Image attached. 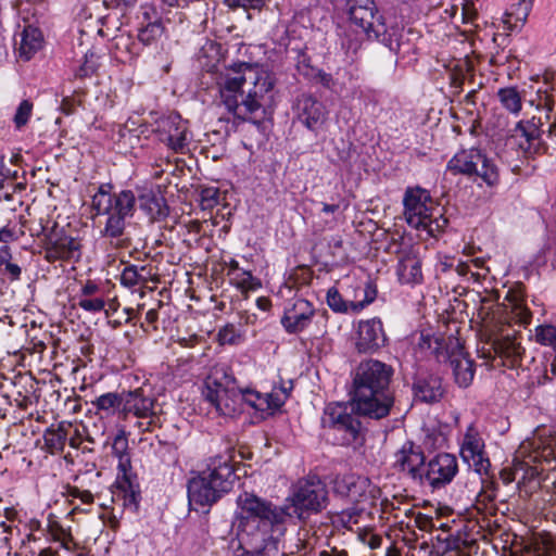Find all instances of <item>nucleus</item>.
<instances>
[{"mask_svg": "<svg viewBox=\"0 0 556 556\" xmlns=\"http://www.w3.org/2000/svg\"><path fill=\"white\" fill-rule=\"evenodd\" d=\"M275 77L265 70L245 66L243 73L226 74L218 81L220 100L233 116L260 127L274 101Z\"/></svg>", "mask_w": 556, "mask_h": 556, "instance_id": "1", "label": "nucleus"}, {"mask_svg": "<svg viewBox=\"0 0 556 556\" xmlns=\"http://www.w3.org/2000/svg\"><path fill=\"white\" fill-rule=\"evenodd\" d=\"M393 368L378 359L358 364L353 377V400L362 416L381 419L390 414L394 404L390 388Z\"/></svg>", "mask_w": 556, "mask_h": 556, "instance_id": "2", "label": "nucleus"}, {"mask_svg": "<svg viewBox=\"0 0 556 556\" xmlns=\"http://www.w3.org/2000/svg\"><path fill=\"white\" fill-rule=\"evenodd\" d=\"M236 478L230 455L211 457L206 468L188 482L190 505L211 506L232 489Z\"/></svg>", "mask_w": 556, "mask_h": 556, "instance_id": "3", "label": "nucleus"}, {"mask_svg": "<svg viewBox=\"0 0 556 556\" xmlns=\"http://www.w3.org/2000/svg\"><path fill=\"white\" fill-rule=\"evenodd\" d=\"M351 23L358 27L368 39H376L390 52L399 54L402 48L403 30L388 28L374 0H345Z\"/></svg>", "mask_w": 556, "mask_h": 556, "instance_id": "4", "label": "nucleus"}, {"mask_svg": "<svg viewBox=\"0 0 556 556\" xmlns=\"http://www.w3.org/2000/svg\"><path fill=\"white\" fill-rule=\"evenodd\" d=\"M419 348L430 350L439 363L448 364L454 380L460 388H467L471 384L475 376V364L468 353L465 352L458 338L421 334Z\"/></svg>", "mask_w": 556, "mask_h": 556, "instance_id": "5", "label": "nucleus"}, {"mask_svg": "<svg viewBox=\"0 0 556 556\" xmlns=\"http://www.w3.org/2000/svg\"><path fill=\"white\" fill-rule=\"evenodd\" d=\"M326 483L315 475L299 479L292 484L290 494L283 505L286 516L305 520L313 514H318L329 502Z\"/></svg>", "mask_w": 556, "mask_h": 556, "instance_id": "6", "label": "nucleus"}, {"mask_svg": "<svg viewBox=\"0 0 556 556\" xmlns=\"http://www.w3.org/2000/svg\"><path fill=\"white\" fill-rule=\"evenodd\" d=\"M96 215H105L106 220L100 233L102 238L110 240L115 245H121L125 241L128 219L134 216L136 211V197L131 190H123L119 198L111 205L104 198L97 201Z\"/></svg>", "mask_w": 556, "mask_h": 556, "instance_id": "7", "label": "nucleus"}, {"mask_svg": "<svg viewBox=\"0 0 556 556\" xmlns=\"http://www.w3.org/2000/svg\"><path fill=\"white\" fill-rule=\"evenodd\" d=\"M204 399L223 416H232L241 412L240 390L235 378L223 367L214 368L204 380Z\"/></svg>", "mask_w": 556, "mask_h": 556, "instance_id": "8", "label": "nucleus"}, {"mask_svg": "<svg viewBox=\"0 0 556 556\" xmlns=\"http://www.w3.org/2000/svg\"><path fill=\"white\" fill-rule=\"evenodd\" d=\"M356 402L352 399L350 403H330L326 406L323 416V426L331 428L341 433L342 445H362L363 427L358 419Z\"/></svg>", "mask_w": 556, "mask_h": 556, "instance_id": "9", "label": "nucleus"}, {"mask_svg": "<svg viewBox=\"0 0 556 556\" xmlns=\"http://www.w3.org/2000/svg\"><path fill=\"white\" fill-rule=\"evenodd\" d=\"M37 236H45V258L49 263L56 261L77 263L83 256V242L79 237H72L56 222L49 226L40 219Z\"/></svg>", "mask_w": 556, "mask_h": 556, "instance_id": "10", "label": "nucleus"}, {"mask_svg": "<svg viewBox=\"0 0 556 556\" xmlns=\"http://www.w3.org/2000/svg\"><path fill=\"white\" fill-rule=\"evenodd\" d=\"M453 174L478 176L488 186H495L500 180L497 166L481 150L471 148L457 152L447 163Z\"/></svg>", "mask_w": 556, "mask_h": 556, "instance_id": "11", "label": "nucleus"}, {"mask_svg": "<svg viewBox=\"0 0 556 556\" xmlns=\"http://www.w3.org/2000/svg\"><path fill=\"white\" fill-rule=\"evenodd\" d=\"M543 116H532L519 121L506 140V146L515 149L518 155L530 159L546 150L542 140Z\"/></svg>", "mask_w": 556, "mask_h": 556, "instance_id": "12", "label": "nucleus"}, {"mask_svg": "<svg viewBox=\"0 0 556 556\" xmlns=\"http://www.w3.org/2000/svg\"><path fill=\"white\" fill-rule=\"evenodd\" d=\"M331 483L336 495L348 498L354 504L372 506L381 496V489L369 478L361 475H337Z\"/></svg>", "mask_w": 556, "mask_h": 556, "instance_id": "13", "label": "nucleus"}, {"mask_svg": "<svg viewBox=\"0 0 556 556\" xmlns=\"http://www.w3.org/2000/svg\"><path fill=\"white\" fill-rule=\"evenodd\" d=\"M405 218L408 225L424 229L428 233L439 227L438 220L432 219V200L429 192L421 188L408 189L404 197Z\"/></svg>", "mask_w": 556, "mask_h": 556, "instance_id": "14", "label": "nucleus"}, {"mask_svg": "<svg viewBox=\"0 0 556 556\" xmlns=\"http://www.w3.org/2000/svg\"><path fill=\"white\" fill-rule=\"evenodd\" d=\"M156 400L144 393L142 389H135L132 391H124V403L122 414L124 418L128 415L142 419L138 422V427L142 431L152 432L155 428L161 426L160 416L155 410Z\"/></svg>", "mask_w": 556, "mask_h": 556, "instance_id": "15", "label": "nucleus"}, {"mask_svg": "<svg viewBox=\"0 0 556 556\" xmlns=\"http://www.w3.org/2000/svg\"><path fill=\"white\" fill-rule=\"evenodd\" d=\"M165 28L161 21L149 22L146 26L139 28L138 40L147 49L154 47L155 49L160 45V49L152 53L150 50L147 54V63H150L153 67L161 70L164 73H168L173 59L168 49L164 46Z\"/></svg>", "mask_w": 556, "mask_h": 556, "instance_id": "16", "label": "nucleus"}, {"mask_svg": "<svg viewBox=\"0 0 556 556\" xmlns=\"http://www.w3.org/2000/svg\"><path fill=\"white\" fill-rule=\"evenodd\" d=\"M238 504L242 518L252 521L257 520L258 525L264 527L280 525L287 517L283 506H274L271 503L263 501L253 494L244 493L239 496Z\"/></svg>", "mask_w": 556, "mask_h": 556, "instance_id": "17", "label": "nucleus"}, {"mask_svg": "<svg viewBox=\"0 0 556 556\" xmlns=\"http://www.w3.org/2000/svg\"><path fill=\"white\" fill-rule=\"evenodd\" d=\"M484 441L476 427L470 425L465 434L460 446L462 459L473 468L479 476L489 473L491 462L484 450Z\"/></svg>", "mask_w": 556, "mask_h": 556, "instance_id": "18", "label": "nucleus"}, {"mask_svg": "<svg viewBox=\"0 0 556 556\" xmlns=\"http://www.w3.org/2000/svg\"><path fill=\"white\" fill-rule=\"evenodd\" d=\"M457 472L456 456L450 453H440L426 464L421 484L427 483L433 490L441 489L451 483Z\"/></svg>", "mask_w": 556, "mask_h": 556, "instance_id": "19", "label": "nucleus"}, {"mask_svg": "<svg viewBox=\"0 0 556 556\" xmlns=\"http://www.w3.org/2000/svg\"><path fill=\"white\" fill-rule=\"evenodd\" d=\"M112 453L118 459L117 468L123 472L121 488L125 491V501L137 504L139 493L135 490L128 471L131 469V460L128 452V439L125 431H119L113 439Z\"/></svg>", "mask_w": 556, "mask_h": 556, "instance_id": "20", "label": "nucleus"}, {"mask_svg": "<svg viewBox=\"0 0 556 556\" xmlns=\"http://www.w3.org/2000/svg\"><path fill=\"white\" fill-rule=\"evenodd\" d=\"M296 118L307 129L319 130L327 121L325 105L309 94H301L294 104Z\"/></svg>", "mask_w": 556, "mask_h": 556, "instance_id": "21", "label": "nucleus"}, {"mask_svg": "<svg viewBox=\"0 0 556 556\" xmlns=\"http://www.w3.org/2000/svg\"><path fill=\"white\" fill-rule=\"evenodd\" d=\"M387 341L382 323L379 318L361 320L357 327L356 349L359 353H374Z\"/></svg>", "mask_w": 556, "mask_h": 556, "instance_id": "22", "label": "nucleus"}, {"mask_svg": "<svg viewBox=\"0 0 556 556\" xmlns=\"http://www.w3.org/2000/svg\"><path fill=\"white\" fill-rule=\"evenodd\" d=\"M159 138L175 152L187 147V125L179 115H169L157 123Z\"/></svg>", "mask_w": 556, "mask_h": 556, "instance_id": "23", "label": "nucleus"}, {"mask_svg": "<svg viewBox=\"0 0 556 556\" xmlns=\"http://www.w3.org/2000/svg\"><path fill=\"white\" fill-rule=\"evenodd\" d=\"M425 459L421 447L412 441L405 442L395 453V466L420 483H422V473L426 467Z\"/></svg>", "mask_w": 556, "mask_h": 556, "instance_id": "24", "label": "nucleus"}, {"mask_svg": "<svg viewBox=\"0 0 556 556\" xmlns=\"http://www.w3.org/2000/svg\"><path fill=\"white\" fill-rule=\"evenodd\" d=\"M314 315L312 304L302 298L294 299L285 308V314L281 318V325L289 333H298L304 330Z\"/></svg>", "mask_w": 556, "mask_h": 556, "instance_id": "25", "label": "nucleus"}, {"mask_svg": "<svg viewBox=\"0 0 556 556\" xmlns=\"http://www.w3.org/2000/svg\"><path fill=\"white\" fill-rule=\"evenodd\" d=\"M396 274L402 283L414 285L422 280L421 262L413 249L401 252Z\"/></svg>", "mask_w": 556, "mask_h": 556, "instance_id": "26", "label": "nucleus"}, {"mask_svg": "<svg viewBox=\"0 0 556 556\" xmlns=\"http://www.w3.org/2000/svg\"><path fill=\"white\" fill-rule=\"evenodd\" d=\"M443 392L441 378L437 376L418 378L414 383L415 397L425 403L439 401Z\"/></svg>", "mask_w": 556, "mask_h": 556, "instance_id": "27", "label": "nucleus"}, {"mask_svg": "<svg viewBox=\"0 0 556 556\" xmlns=\"http://www.w3.org/2000/svg\"><path fill=\"white\" fill-rule=\"evenodd\" d=\"M139 207L147 213L152 222L162 220L169 214L165 199L152 191L142 192L138 199L136 198Z\"/></svg>", "mask_w": 556, "mask_h": 556, "instance_id": "28", "label": "nucleus"}, {"mask_svg": "<svg viewBox=\"0 0 556 556\" xmlns=\"http://www.w3.org/2000/svg\"><path fill=\"white\" fill-rule=\"evenodd\" d=\"M43 37L41 31L31 25H27L21 33V40L17 43L18 56L28 61L42 47Z\"/></svg>", "mask_w": 556, "mask_h": 556, "instance_id": "29", "label": "nucleus"}, {"mask_svg": "<svg viewBox=\"0 0 556 556\" xmlns=\"http://www.w3.org/2000/svg\"><path fill=\"white\" fill-rule=\"evenodd\" d=\"M71 428L72 424L60 422L56 428L51 427L45 431L43 440L50 453H60L64 450Z\"/></svg>", "mask_w": 556, "mask_h": 556, "instance_id": "30", "label": "nucleus"}, {"mask_svg": "<svg viewBox=\"0 0 556 556\" xmlns=\"http://www.w3.org/2000/svg\"><path fill=\"white\" fill-rule=\"evenodd\" d=\"M140 54L138 45L129 37H117L114 40L113 55L124 64H134Z\"/></svg>", "mask_w": 556, "mask_h": 556, "instance_id": "31", "label": "nucleus"}, {"mask_svg": "<svg viewBox=\"0 0 556 556\" xmlns=\"http://www.w3.org/2000/svg\"><path fill=\"white\" fill-rule=\"evenodd\" d=\"M508 302L507 309H509L510 319L519 325H528L531 320V312L525 305L521 296L515 292H508L506 295Z\"/></svg>", "mask_w": 556, "mask_h": 556, "instance_id": "32", "label": "nucleus"}, {"mask_svg": "<svg viewBox=\"0 0 556 556\" xmlns=\"http://www.w3.org/2000/svg\"><path fill=\"white\" fill-rule=\"evenodd\" d=\"M495 352L510 358L513 363L521 359L525 349L521 346L520 341L515 336H505L494 342Z\"/></svg>", "mask_w": 556, "mask_h": 556, "instance_id": "33", "label": "nucleus"}, {"mask_svg": "<svg viewBox=\"0 0 556 556\" xmlns=\"http://www.w3.org/2000/svg\"><path fill=\"white\" fill-rule=\"evenodd\" d=\"M501 105L509 113L517 115L522 109V96L516 87H505L497 91Z\"/></svg>", "mask_w": 556, "mask_h": 556, "instance_id": "34", "label": "nucleus"}, {"mask_svg": "<svg viewBox=\"0 0 556 556\" xmlns=\"http://www.w3.org/2000/svg\"><path fill=\"white\" fill-rule=\"evenodd\" d=\"M124 392L115 393L109 392L98 396L93 402V406L99 410L110 412L115 408H123Z\"/></svg>", "mask_w": 556, "mask_h": 556, "instance_id": "35", "label": "nucleus"}, {"mask_svg": "<svg viewBox=\"0 0 556 556\" xmlns=\"http://www.w3.org/2000/svg\"><path fill=\"white\" fill-rule=\"evenodd\" d=\"M241 396V403L245 402L251 407L255 408L260 412H267L268 410V402L266 400V393H260L253 390H244L240 391Z\"/></svg>", "mask_w": 556, "mask_h": 556, "instance_id": "36", "label": "nucleus"}, {"mask_svg": "<svg viewBox=\"0 0 556 556\" xmlns=\"http://www.w3.org/2000/svg\"><path fill=\"white\" fill-rule=\"evenodd\" d=\"M533 0H519L516 4H513L510 11L507 13L508 20L507 23L510 22L511 18L516 23L523 24L527 21V17L532 9Z\"/></svg>", "mask_w": 556, "mask_h": 556, "instance_id": "37", "label": "nucleus"}, {"mask_svg": "<svg viewBox=\"0 0 556 556\" xmlns=\"http://www.w3.org/2000/svg\"><path fill=\"white\" fill-rule=\"evenodd\" d=\"M235 286L242 292L255 291L261 287V281L254 277L250 271L242 270L237 273L233 277Z\"/></svg>", "mask_w": 556, "mask_h": 556, "instance_id": "38", "label": "nucleus"}, {"mask_svg": "<svg viewBox=\"0 0 556 556\" xmlns=\"http://www.w3.org/2000/svg\"><path fill=\"white\" fill-rule=\"evenodd\" d=\"M144 267L140 269L137 266H127L123 269L121 274V282L126 287H135L137 285L143 283L146 281V277L143 276Z\"/></svg>", "mask_w": 556, "mask_h": 556, "instance_id": "39", "label": "nucleus"}, {"mask_svg": "<svg viewBox=\"0 0 556 556\" xmlns=\"http://www.w3.org/2000/svg\"><path fill=\"white\" fill-rule=\"evenodd\" d=\"M536 341L546 346H551L556 353V327L552 325L538 326L535 329Z\"/></svg>", "mask_w": 556, "mask_h": 556, "instance_id": "40", "label": "nucleus"}, {"mask_svg": "<svg viewBox=\"0 0 556 556\" xmlns=\"http://www.w3.org/2000/svg\"><path fill=\"white\" fill-rule=\"evenodd\" d=\"M98 56L93 51H88L85 54L83 64L78 67L75 73L76 77L85 78L93 75L99 68Z\"/></svg>", "mask_w": 556, "mask_h": 556, "instance_id": "41", "label": "nucleus"}, {"mask_svg": "<svg viewBox=\"0 0 556 556\" xmlns=\"http://www.w3.org/2000/svg\"><path fill=\"white\" fill-rule=\"evenodd\" d=\"M327 304L337 313H346L351 307V302L343 300L338 289L332 287L327 291Z\"/></svg>", "mask_w": 556, "mask_h": 556, "instance_id": "42", "label": "nucleus"}, {"mask_svg": "<svg viewBox=\"0 0 556 556\" xmlns=\"http://www.w3.org/2000/svg\"><path fill=\"white\" fill-rule=\"evenodd\" d=\"M217 337L220 344H237L241 340V336L238 333L236 327L231 324L224 326L218 331Z\"/></svg>", "mask_w": 556, "mask_h": 556, "instance_id": "43", "label": "nucleus"}, {"mask_svg": "<svg viewBox=\"0 0 556 556\" xmlns=\"http://www.w3.org/2000/svg\"><path fill=\"white\" fill-rule=\"evenodd\" d=\"M78 306L89 313H98L104 308L105 302L102 298L78 296Z\"/></svg>", "mask_w": 556, "mask_h": 556, "instance_id": "44", "label": "nucleus"}, {"mask_svg": "<svg viewBox=\"0 0 556 556\" xmlns=\"http://www.w3.org/2000/svg\"><path fill=\"white\" fill-rule=\"evenodd\" d=\"M31 110H33L31 102H29L28 100H24L21 102V104L18 105L16 113L14 115V123L17 128H21L27 124V122L31 115Z\"/></svg>", "mask_w": 556, "mask_h": 556, "instance_id": "45", "label": "nucleus"}, {"mask_svg": "<svg viewBox=\"0 0 556 556\" xmlns=\"http://www.w3.org/2000/svg\"><path fill=\"white\" fill-rule=\"evenodd\" d=\"M553 106L554 99L551 96L545 94L544 99L540 98L538 104V114L535 116H543V126L545 124H549Z\"/></svg>", "mask_w": 556, "mask_h": 556, "instance_id": "46", "label": "nucleus"}, {"mask_svg": "<svg viewBox=\"0 0 556 556\" xmlns=\"http://www.w3.org/2000/svg\"><path fill=\"white\" fill-rule=\"evenodd\" d=\"M364 295H365V298L363 301L351 302V309L353 312L357 313V312L362 311L366 305H368L375 301V299L377 296L376 288L371 283H368L366 286V288L364 289Z\"/></svg>", "mask_w": 556, "mask_h": 556, "instance_id": "47", "label": "nucleus"}, {"mask_svg": "<svg viewBox=\"0 0 556 556\" xmlns=\"http://www.w3.org/2000/svg\"><path fill=\"white\" fill-rule=\"evenodd\" d=\"M224 3L230 9L261 10L265 4V0H224Z\"/></svg>", "mask_w": 556, "mask_h": 556, "instance_id": "48", "label": "nucleus"}, {"mask_svg": "<svg viewBox=\"0 0 556 556\" xmlns=\"http://www.w3.org/2000/svg\"><path fill=\"white\" fill-rule=\"evenodd\" d=\"M288 397V393L286 390H280L279 392L273 391L270 393H266V400L269 404L268 410H275L280 408Z\"/></svg>", "mask_w": 556, "mask_h": 556, "instance_id": "49", "label": "nucleus"}, {"mask_svg": "<svg viewBox=\"0 0 556 556\" xmlns=\"http://www.w3.org/2000/svg\"><path fill=\"white\" fill-rule=\"evenodd\" d=\"M481 477V491L489 496V498H492L493 501L496 497V491L497 486L495 482L493 481V477L490 475V472L486 475H482Z\"/></svg>", "mask_w": 556, "mask_h": 556, "instance_id": "50", "label": "nucleus"}, {"mask_svg": "<svg viewBox=\"0 0 556 556\" xmlns=\"http://www.w3.org/2000/svg\"><path fill=\"white\" fill-rule=\"evenodd\" d=\"M104 198L106 202H109L111 205L114 204L115 200L119 198V192L117 193H110L105 186H100L98 191L92 197V208L97 212V201L100 200V198Z\"/></svg>", "mask_w": 556, "mask_h": 556, "instance_id": "51", "label": "nucleus"}, {"mask_svg": "<svg viewBox=\"0 0 556 556\" xmlns=\"http://www.w3.org/2000/svg\"><path fill=\"white\" fill-rule=\"evenodd\" d=\"M477 10L469 0H465L462 9V15L464 23H471L477 16Z\"/></svg>", "mask_w": 556, "mask_h": 556, "instance_id": "52", "label": "nucleus"}, {"mask_svg": "<svg viewBox=\"0 0 556 556\" xmlns=\"http://www.w3.org/2000/svg\"><path fill=\"white\" fill-rule=\"evenodd\" d=\"M415 523L422 531H430L433 528L432 518L420 513L416 516Z\"/></svg>", "mask_w": 556, "mask_h": 556, "instance_id": "53", "label": "nucleus"}, {"mask_svg": "<svg viewBox=\"0 0 556 556\" xmlns=\"http://www.w3.org/2000/svg\"><path fill=\"white\" fill-rule=\"evenodd\" d=\"M362 541L367 544L371 549L379 548L382 543L381 536L374 533H364L362 536Z\"/></svg>", "mask_w": 556, "mask_h": 556, "instance_id": "54", "label": "nucleus"}, {"mask_svg": "<svg viewBox=\"0 0 556 556\" xmlns=\"http://www.w3.org/2000/svg\"><path fill=\"white\" fill-rule=\"evenodd\" d=\"M99 291V286L92 281H87L81 290L79 296L90 298Z\"/></svg>", "mask_w": 556, "mask_h": 556, "instance_id": "55", "label": "nucleus"}, {"mask_svg": "<svg viewBox=\"0 0 556 556\" xmlns=\"http://www.w3.org/2000/svg\"><path fill=\"white\" fill-rule=\"evenodd\" d=\"M5 273L10 276V278L12 280H17L20 279V276H21V267L17 265V264H13V263H10L8 262L5 265Z\"/></svg>", "mask_w": 556, "mask_h": 556, "instance_id": "56", "label": "nucleus"}, {"mask_svg": "<svg viewBox=\"0 0 556 556\" xmlns=\"http://www.w3.org/2000/svg\"><path fill=\"white\" fill-rule=\"evenodd\" d=\"M15 188H16V186H11L8 184L7 189H3L2 191H0V202L2 200H5V201L13 200V192H14ZM17 188L24 189V186L18 184Z\"/></svg>", "mask_w": 556, "mask_h": 556, "instance_id": "57", "label": "nucleus"}, {"mask_svg": "<svg viewBox=\"0 0 556 556\" xmlns=\"http://www.w3.org/2000/svg\"><path fill=\"white\" fill-rule=\"evenodd\" d=\"M202 199L207 203V205H213L218 202V194L216 190L206 189L202 193Z\"/></svg>", "mask_w": 556, "mask_h": 556, "instance_id": "58", "label": "nucleus"}, {"mask_svg": "<svg viewBox=\"0 0 556 556\" xmlns=\"http://www.w3.org/2000/svg\"><path fill=\"white\" fill-rule=\"evenodd\" d=\"M72 495L75 497H79L84 503H91L93 501V495L89 491H80L79 489L75 488L72 491Z\"/></svg>", "mask_w": 556, "mask_h": 556, "instance_id": "59", "label": "nucleus"}, {"mask_svg": "<svg viewBox=\"0 0 556 556\" xmlns=\"http://www.w3.org/2000/svg\"><path fill=\"white\" fill-rule=\"evenodd\" d=\"M67 440L72 447L77 448L80 446V444L83 442V435L79 432V430L76 428L74 431V434L71 435L70 438L67 437Z\"/></svg>", "mask_w": 556, "mask_h": 556, "instance_id": "60", "label": "nucleus"}, {"mask_svg": "<svg viewBox=\"0 0 556 556\" xmlns=\"http://www.w3.org/2000/svg\"><path fill=\"white\" fill-rule=\"evenodd\" d=\"M476 502H477V506L478 508L480 509V506H483V508H486L488 504L489 503H492L493 500L492 498H489L488 495H485L481 490L479 491V493L477 494V498H476Z\"/></svg>", "mask_w": 556, "mask_h": 556, "instance_id": "61", "label": "nucleus"}, {"mask_svg": "<svg viewBox=\"0 0 556 556\" xmlns=\"http://www.w3.org/2000/svg\"><path fill=\"white\" fill-rule=\"evenodd\" d=\"M13 238H14L13 230L5 228V227L0 229V241L1 242H4V243L10 242L13 240Z\"/></svg>", "mask_w": 556, "mask_h": 556, "instance_id": "62", "label": "nucleus"}, {"mask_svg": "<svg viewBox=\"0 0 556 556\" xmlns=\"http://www.w3.org/2000/svg\"><path fill=\"white\" fill-rule=\"evenodd\" d=\"M11 253L9 251L8 247H2L0 249V266L5 265L8 262H10Z\"/></svg>", "mask_w": 556, "mask_h": 556, "instance_id": "63", "label": "nucleus"}, {"mask_svg": "<svg viewBox=\"0 0 556 556\" xmlns=\"http://www.w3.org/2000/svg\"><path fill=\"white\" fill-rule=\"evenodd\" d=\"M256 305L262 311H268L271 306L270 300L265 296H261L256 300Z\"/></svg>", "mask_w": 556, "mask_h": 556, "instance_id": "64", "label": "nucleus"}]
</instances>
